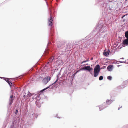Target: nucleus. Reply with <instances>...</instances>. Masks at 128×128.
<instances>
[{"label": "nucleus", "mask_w": 128, "mask_h": 128, "mask_svg": "<svg viewBox=\"0 0 128 128\" xmlns=\"http://www.w3.org/2000/svg\"><path fill=\"white\" fill-rule=\"evenodd\" d=\"M40 94H30V96H31L33 99H36V105L38 107H40L41 106V104L40 100Z\"/></svg>", "instance_id": "f257e3e1"}, {"label": "nucleus", "mask_w": 128, "mask_h": 128, "mask_svg": "<svg viewBox=\"0 0 128 128\" xmlns=\"http://www.w3.org/2000/svg\"><path fill=\"white\" fill-rule=\"evenodd\" d=\"M100 70V66L98 64L96 66L94 69V76L96 77L98 76Z\"/></svg>", "instance_id": "f03ea898"}, {"label": "nucleus", "mask_w": 128, "mask_h": 128, "mask_svg": "<svg viewBox=\"0 0 128 128\" xmlns=\"http://www.w3.org/2000/svg\"><path fill=\"white\" fill-rule=\"evenodd\" d=\"M81 70H87L91 74H92V71L93 70V68L90 66H85L84 67L82 68Z\"/></svg>", "instance_id": "7ed1b4c3"}, {"label": "nucleus", "mask_w": 128, "mask_h": 128, "mask_svg": "<svg viewBox=\"0 0 128 128\" xmlns=\"http://www.w3.org/2000/svg\"><path fill=\"white\" fill-rule=\"evenodd\" d=\"M125 35L127 39L123 41V43L124 45H128V31L125 32Z\"/></svg>", "instance_id": "20e7f679"}, {"label": "nucleus", "mask_w": 128, "mask_h": 128, "mask_svg": "<svg viewBox=\"0 0 128 128\" xmlns=\"http://www.w3.org/2000/svg\"><path fill=\"white\" fill-rule=\"evenodd\" d=\"M50 76L46 77L43 80V82L44 84H46L50 80Z\"/></svg>", "instance_id": "39448f33"}, {"label": "nucleus", "mask_w": 128, "mask_h": 128, "mask_svg": "<svg viewBox=\"0 0 128 128\" xmlns=\"http://www.w3.org/2000/svg\"><path fill=\"white\" fill-rule=\"evenodd\" d=\"M53 20L51 17L50 19L48 20V24L49 26H51L52 25Z\"/></svg>", "instance_id": "423d86ee"}, {"label": "nucleus", "mask_w": 128, "mask_h": 128, "mask_svg": "<svg viewBox=\"0 0 128 128\" xmlns=\"http://www.w3.org/2000/svg\"><path fill=\"white\" fill-rule=\"evenodd\" d=\"M13 98V96H10V100H9V104L10 105H11V104L12 103L13 100V99H12Z\"/></svg>", "instance_id": "0eeeda50"}, {"label": "nucleus", "mask_w": 128, "mask_h": 128, "mask_svg": "<svg viewBox=\"0 0 128 128\" xmlns=\"http://www.w3.org/2000/svg\"><path fill=\"white\" fill-rule=\"evenodd\" d=\"M113 68V66L112 65H110L108 66L107 68L108 70L110 71H112Z\"/></svg>", "instance_id": "6e6552de"}, {"label": "nucleus", "mask_w": 128, "mask_h": 128, "mask_svg": "<svg viewBox=\"0 0 128 128\" xmlns=\"http://www.w3.org/2000/svg\"><path fill=\"white\" fill-rule=\"evenodd\" d=\"M109 51H107V52H106L105 51H104L103 54H104L105 56H107L109 55Z\"/></svg>", "instance_id": "1a4fd4ad"}, {"label": "nucleus", "mask_w": 128, "mask_h": 128, "mask_svg": "<svg viewBox=\"0 0 128 128\" xmlns=\"http://www.w3.org/2000/svg\"><path fill=\"white\" fill-rule=\"evenodd\" d=\"M54 57H53V56H52V57L50 60H49V62H48V63L46 64V66H48V64H49L50 62H52L53 60H54Z\"/></svg>", "instance_id": "9d476101"}, {"label": "nucleus", "mask_w": 128, "mask_h": 128, "mask_svg": "<svg viewBox=\"0 0 128 128\" xmlns=\"http://www.w3.org/2000/svg\"><path fill=\"white\" fill-rule=\"evenodd\" d=\"M112 102V101L111 100H106V104L108 105L110 104Z\"/></svg>", "instance_id": "9b49d317"}, {"label": "nucleus", "mask_w": 128, "mask_h": 128, "mask_svg": "<svg viewBox=\"0 0 128 128\" xmlns=\"http://www.w3.org/2000/svg\"><path fill=\"white\" fill-rule=\"evenodd\" d=\"M104 105H103V106H100L99 107V109L100 111L102 110V109L105 108L106 107V106L104 107Z\"/></svg>", "instance_id": "f8f14e48"}, {"label": "nucleus", "mask_w": 128, "mask_h": 128, "mask_svg": "<svg viewBox=\"0 0 128 128\" xmlns=\"http://www.w3.org/2000/svg\"><path fill=\"white\" fill-rule=\"evenodd\" d=\"M112 77L111 76H108L107 77V79L110 80H111L112 79Z\"/></svg>", "instance_id": "ddd939ff"}, {"label": "nucleus", "mask_w": 128, "mask_h": 128, "mask_svg": "<svg viewBox=\"0 0 128 128\" xmlns=\"http://www.w3.org/2000/svg\"><path fill=\"white\" fill-rule=\"evenodd\" d=\"M103 78V77L102 76H100L99 78V79L100 80H102Z\"/></svg>", "instance_id": "4468645a"}, {"label": "nucleus", "mask_w": 128, "mask_h": 128, "mask_svg": "<svg viewBox=\"0 0 128 128\" xmlns=\"http://www.w3.org/2000/svg\"><path fill=\"white\" fill-rule=\"evenodd\" d=\"M88 60H86V61H83V62H81V64H83V63L85 62H87L88 61Z\"/></svg>", "instance_id": "2eb2a0df"}, {"label": "nucleus", "mask_w": 128, "mask_h": 128, "mask_svg": "<svg viewBox=\"0 0 128 128\" xmlns=\"http://www.w3.org/2000/svg\"><path fill=\"white\" fill-rule=\"evenodd\" d=\"M8 84L10 86H12V83L10 82H9L8 83Z\"/></svg>", "instance_id": "dca6fc26"}, {"label": "nucleus", "mask_w": 128, "mask_h": 128, "mask_svg": "<svg viewBox=\"0 0 128 128\" xmlns=\"http://www.w3.org/2000/svg\"><path fill=\"white\" fill-rule=\"evenodd\" d=\"M4 80L5 81H6L7 80H8L9 79L8 78H4Z\"/></svg>", "instance_id": "f3484780"}, {"label": "nucleus", "mask_w": 128, "mask_h": 128, "mask_svg": "<svg viewBox=\"0 0 128 128\" xmlns=\"http://www.w3.org/2000/svg\"><path fill=\"white\" fill-rule=\"evenodd\" d=\"M119 62H120V63H125V62H123V61H120V60Z\"/></svg>", "instance_id": "a211bd4d"}, {"label": "nucleus", "mask_w": 128, "mask_h": 128, "mask_svg": "<svg viewBox=\"0 0 128 128\" xmlns=\"http://www.w3.org/2000/svg\"><path fill=\"white\" fill-rule=\"evenodd\" d=\"M106 68V66H103L102 68H101V69H104V68Z\"/></svg>", "instance_id": "6ab92c4d"}, {"label": "nucleus", "mask_w": 128, "mask_h": 128, "mask_svg": "<svg viewBox=\"0 0 128 128\" xmlns=\"http://www.w3.org/2000/svg\"><path fill=\"white\" fill-rule=\"evenodd\" d=\"M58 78H57L56 79V81L54 82V83H56L58 81Z\"/></svg>", "instance_id": "aec40b11"}, {"label": "nucleus", "mask_w": 128, "mask_h": 128, "mask_svg": "<svg viewBox=\"0 0 128 128\" xmlns=\"http://www.w3.org/2000/svg\"><path fill=\"white\" fill-rule=\"evenodd\" d=\"M48 88H44V89H43V90H42V91H43L44 90H46V89H47Z\"/></svg>", "instance_id": "412c9836"}, {"label": "nucleus", "mask_w": 128, "mask_h": 128, "mask_svg": "<svg viewBox=\"0 0 128 128\" xmlns=\"http://www.w3.org/2000/svg\"><path fill=\"white\" fill-rule=\"evenodd\" d=\"M18 110H16V112H15V114H16L18 113Z\"/></svg>", "instance_id": "4be33fe9"}, {"label": "nucleus", "mask_w": 128, "mask_h": 128, "mask_svg": "<svg viewBox=\"0 0 128 128\" xmlns=\"http://www.w3.org/2000/svg\"><path fill=\"white\" fill-rule=\"evenodd\" d=\"M122 108V106H120V107H119V108H118V110H120V108Z\"/></svg>", "instance_id": "5701e85b"}, {"label": "nucleus", "mask_w": 128, "mask_h": 128, "mask_svg": "<svg viewBox=\"0 0 128 128\" xmlns=\"http://www.w3.org/2000/svg\"><path fill=\"white\" fill-rule=\"evenodd\" d=\"M9 80H7V81H6L8 83L10 82V81Z\"/></svg>", "instance_id": "b1692460"}, {"label": "nucleus", "mask_w": 128, "mask_h": 128, "mask_svg": "<svg viewBox=\"0 0 128 128\" xmlns=\"http://www.w3.org/2000/svg\"><path fill=\"white\" fill-rule=\"evenodd\" d=\"M121 59H124V58H120V59H119V60H120Z\"/></svg>", "instance_id": "393cba45"}, {"label": "nucleus", "mask_w": 128, "mask_h": 128, "mask_svg": "<svg viewBox=\"0 0 128 128\" xmlns=\"http://www.w3.org/2000/svg\"><path fill=\"white\" fill-rule=\"evenodd\" d=\"M23 97L24 98H25L26 97V96L25 95H24L23 96Z\"/></svg>", "instance_id": "a878e982"}, {"label": "nucleus", "mask_w": 128, "mask_h": 128, "mask_svg": "<svg viewBox=\"0 0 128 128\" xmlns=\"http://www.w3.org/2000/svg\"><path fill=\"white\" fill-rule=\"evenodd\" d=\"M125 16V15H124L123 16H122V18H124Z\"/></svg>", "instance_id": "bb28decb"}, {"label": "nucleus", "mask_w": 128, "mask_h": 128, "mask_svg": "<svg viewBox=\"0 0 128 128\" xmlns=\"http://www.w3.org/2000/svg\"><path fill=\"white\" fill-rule=\"evenodd\" d=\"M78 72V71H77V72L76 73H75V74H76Z\"/></svg>", "instance_id": "cd10ccee"}, {"label": "nucleus", "mask_w": 128, "mask_h": 128, "mask_svg": "<svg viewBox=\"0 0 128 128\" xmlns=\"http://www.w3.org/2000/svg\"><path fill=\"white\" fill-rule=\"evenodd\" d=\"M92 59H93V58H91V60H92Z\"/></svg>", "instance_id": "c85d7f7f"}, {"label": "nucleus", "mask_w": 128, "mask_h": 128, "mask_svg": "<svg viewBox=\"0 0 128 128\" xmlns=\"http://www.w3.org/2000/svg\"><path fill=\"white\" fill-rule=\"evenodd\" d=\"M119 66H120V65H118V67H119Z\"/></svg>", "instance_id": "c756f323"}, {"label": "nucleus", "mask_w": 128, "mask_h": 128, "mask_svg": "<svg viewBox=\"0 0 128 128\" xmlns=\"http://www.w3.org/2000/svg\"><path fill=\"white\" fill-rule=\"evenodd\" d=\"M97 28H98V27H97Z\"/></svg>", "instance_id": "7c9ffc66"}, {"label": "nucleus", "mask_w": 128, "mask_h": 128, "mask_svg": "<svg viewBox=\"0 0 128 128\" xmlns=\"http://www.w3.org/2000/svg\"><path fill=\"white\" fill-rule=\"evenodd\" d=\"M86 65H88V64H86Z\"/></svg>", "instance_id": "2f4dec72"}, {"label": "nucleus", "mask_w": 128, "mask_h": 128, "mask_svg": "<svg viewBox=\"0 0 128 128\" xmlns=\"http://www.w3.org/2000/svg\"><path fill=\"white\" fill-rule=\"evenodd\" d=\"M0 78H1V77H0Z\"/></svg>", "instance_id": "473e14b6"}]
</instances>
